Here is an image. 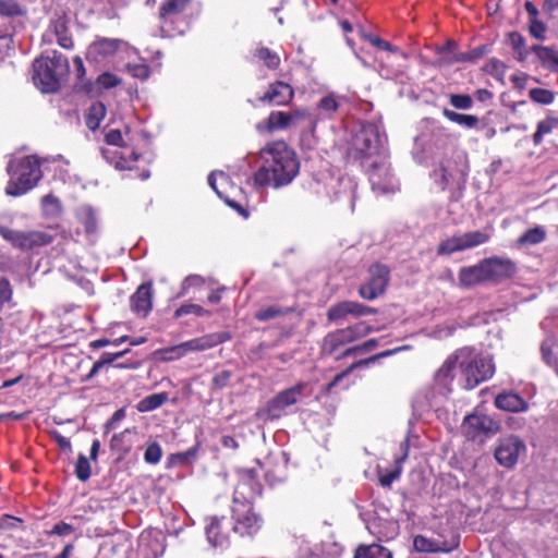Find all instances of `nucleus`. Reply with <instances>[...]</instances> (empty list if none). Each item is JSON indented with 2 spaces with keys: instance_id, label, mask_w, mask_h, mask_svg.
I'll return each instance as SVG.
<instances>
[{
  "instance_id": "obj_1",
  "label": "nucleus",
  "mask_w": 558,
  "mask_h": 558,
  "mask_svg": "<svg viewBox=\"0 0 558 558\" xmlns=\"http://www.w3.org/2000/svg\"><path fill=\"white\" fill-rule=\"evenodd\" d=\"M260 157L265 165L254 174V183L259 187L287 185L299 173L295 154L282 141L268 144L260 150Z\"/></svg>"
},
{
  "instance_id": "obj_2",
  "label": "nucleus",
  "mask_w": 558,
  "mask_h": 558,
  "mask_svg": "<svg viewBox=\"0 0 558 558\" xmlns=\"http://www.w3.org/2000/svg\"><path fill=\"white\" fill-rule=\"evenodd\" d=\"M66 57L58 51L41 56L33 62L32 80L43 93H57L69 75Z\"/></svg>"
},
{
  "instance_id": "obj_3",
  "label": "nucleus",
  "mask_w": 558,
  "mask_h": 558,
  "mask_svg": "<svg viewBox=\"0 0 558 558\" xmlns=\"http://www.w3.org/2000/svg\"><path fill=\"white\" fill-rule=\"evenodd\" d=\"M458 357V383L465 390L474 389L480 384L488 380L495 373V365L492 359L475 352L474 349H459Z\"/></svg>"
},
{
  "instance_id": "obj_4",
  "label": "nucleus",
  "mask_w": 558,
  "mask_h": 558,
  "mask_svg": "<svg viewBox=\"0 0 558 558\" xmlns=\"http://www.w3.org/2000/svg\"><path fill=\"white\" fill-rule=\"evenodd\" d=\"M384 141L378 125L371 122L361 123L352 134L348 156L354 160H361L362 165L373 158L378 159L383 157L380 149Z\"/></svg>"
},
{
  "instance_id": "obj_5",
  "label": "nucleus",
  "mask_w": 558,
  "mask_h": 558,
  "mask_svg": "<svg viewBox=\"0 0 558 558\" xmlns=\"http://www.w3.org/2000/svg\"><path fill=\"white\" fill-rule=\"evenodd\" d=\"M10 180L5 187L9 196H20L32 190L41 179L39 161L34 156H27L8 166Z\"/></svg>"
},
{
  "instance_id": "obj_6",
  "label": "nucleus",
  "mask_w": 558,
  "mask_h": 558,
  "mask_svg": "<svg viewBox=\"0 0 558 558\" xmlns=\"http://www.w3.org/2000/svg\"><path fill=\"white\" fill-rule=\"evenodd\" d=\"M305 387L306 385L304 383H298L293 387L278 392L258 411V415L269 421L280 418L288 407L299 401Z\"/></svg>"
},
{
  "instance_id": "obj_7",
  "label": "nucleus",
  "mask_w": 558,
  "mask_h": 558,
  "mask_svg": "<svg viewBox=\"0 0 558 558\" xmlns=\"http://www.w3.org/2000/svg\"><path fill=\"white\" fill-rule=\"evenodd\" d=\"M263 486L258 474L254 469H241L238 471V484L233 493V505H252L262 495Z\"/></svg>"
},
{
  "instance_id": "obj_8",
  "label": "nucleus",
  "mask_w": 558,
  "mask_h": 558,
  "mask_svg": "<svg viewBox=\"0 0 558 558\" xmlns=\"http://www.w3.org/2000/svg\"><path fill=\"white\" fill-rule=\"evenodd\" d=\"M372 328L366 323H357L347 328L338 329L329 332L323 343V351L326 354L338 355L337 352L341 347L353 342L371 332Z\"/></svg>"
},
{
  "instance_id": "obj_9",
  "label": "nucleus",
  "mask_w": 558,
  "mask_h": 558,
  "mask_svg": "<svg viewBox=\"0 0 558 558\" xmlns=\"http://www.w3.org/2000/svg\"><path fill=\"white\" fill-rule=\"evenodd\" d=\"M462 429L469 440L483 442L486 438L497 434L500 425L486 414L472 413L463 418Z\"/></svg>"
},
{
  "instance_id": "obj_10",
  "label": "nucleus",
  "mask_w": 558,
  "mask_h": 558,
  "mask_svg": "<svg viewBox=\"0 0 558 558\" xmlns=\"http://www.w3.org/2000/svg\"><path fill=\"white\" fill-rule=\"evenodd\" d=\"M490 235L485 231H471L458 235H452L441 241L437 247L438 255H451L476 247L488 242Z\"/></svg>"
},
{
  "instance_id": "obj_11",
  "label": "nucleus",
  "mask_w": 558,
  "mask_h": 558,
  "mask_svg": "<svg viewBox=\"0 0 558 558\" xmlns=\"http://www.w3.org/2000/svg\"><path fill=\"white\" fill-rule=\"evenodd\" d=\"M0 235L10 242L13 246L21 250H33L35 247L48 245L53 241V236L43 231L21 232L12 230L0 225Z\"/></svg>"
},
{
  "instance_id": "obj_12",
  "label": "nucleus",
  "mask_w": 558,
  "mask_h": 558,
  "mask_svg": "<svg viewBox=\"0 0 558 558\" xmlns=\"http://www.w3.org/2000/svg\"><path fill=\"white\" fill-rule=\"evenodd\" d=\"M368 178L374 192L378 194L395 193L399 186L390 171L385 157L374 159L368 169Z\"/></svg>"
},
{
  "instance_id": "obj_13",
  "label": "nucleus",
  "mask_w": 558,
  "mask_h": 558,
  "mask_svg": "<svg viewBox=\"0 0 558 558\" xmlns=\"http://www.w3.org/2000/svg\"><path fill=\"white\" fill-rule=\"evenodd\" d=\"M389 281V268L383 264H373L368 268L367 281L360 287V295L365 300H374L385 292Z\"/></svg>"
},
{
  "instance_id": "obj_14",
  "label": "nucleus",
  "mask_w": 558,
  "mask_h": 558,
  "mask_svg": "<svg viewBox=\"0 0 558 558\" xmlns=\"http://www.w3.org/2000/svg\"><path fill=\"white\" fill-rule=\"evenodd\" d=\"M525 450L524 442L517 436H508L499 439L494 457L506 469H512L519 460L520 453Z\"/></svg>"
},
{
  "instance_id": "obj_15",
  "label": "nucleus",
  "mask_w": 558,
  "mask_h": 558,
  "mask_svg": "<svg viewBox=\"0 0 558 558\" xmlns=\"http://www.w3.org/2000/svg\"><path fill=\"white\" fill-rule=\"evenodd\" d=\"M442 539H430L423 535H416L413 546L420 553H450L460 545V535L453 530L448 531V537L440 535Z\"/></svg>"
},
{
  "instance_id": "obj_16",
  "label": "nucleus",
  "mask_w": 558,
  "mask_h": 558,
  "mask_svg": "<svg viewBox=\"0 0 558 558\" xmlns=\"http://www.w3.org/2000/svg\"><path fill=\"white\" fill-rule=\"evenodd\" d=\"M234 519L233 531L241 536H252L256 534L262 526V519L253 512L252 505L244 508L241 505H234L232 508Z\"/></svg>"
},
{
  "instance_id": "obj_17",
  "label": "nucleus",
  "mask_w": 558,
  "mask_h": 558,
  "mask_svg": "<svg viewBox=\"0 0 558 558\" xmlns=\"http://www.w3.org/2000/svg\"><path fill=\"white\" fill-rule=\"evenodd\" d=\"M129 49V44L122 39L100 37L88 46L87 57L96 62H100L118 52H124Z\"/></svg>"
},
{
  "instance_id": "obj_18",
  "label": "nucleus",
  "mask_w": 558,
  "mask_h": 558,
  "mask_svg": "<svg viewBox=\"0 0 558 558\" xmlns=\"http://www.w3.org/2000/svg\"><path fill=\"white\" fill-rule=\"evenodd\" d=\"M488 282L500 283L511 278L515 271V264L507 257L493 256L483 259Z\"/></svg>"
},
{
  "instance_id": "obj_19",
  "label": "nucleus",
  "mask_w": 558,
  "mask_h": 558,
  "mask_svg": "<svg viewBox=\"0 0 558 558\" xmlns=\"http://www.w3.org/2000/svg\"><path fill=\"white\" fill-rule=\"evenodd\" d=\"M465 177L464 169H457L451 162L440 163L432 172V179L442 191L451 185L460 186Z\"/></svg>"
},
{
  "instance_id": "obj_20",
  "label": "nucleus",
  "mask_w": 558,
  "mask_h": 558,
  "mask_svg": "<svg viewBox=\"0 0 558 558\" xmlns=\"http://www.w3.org/2000/svg\"><path fill=\"white\" fill-rule=\"evenodd\" d=\"M233 332L225 329L217 332L206 333L186 341L189 352H203L216 348L219 344L230 341Z\"/></svg>"
},
{
  "instance_id": "obj_21",
  "label": "nucleus",
  "mask_w": 558,
  "mask_h": 558,
  "mask_svg": "<svg viewBox=\"0 0 558 558\" xmlns=\"http://www.w3.org/2000/svg\"><path fill=\"white\" fill-rule=\"evenodd\" d=\"M404 349H407V347H398V348H395V349L386 350V351H383L380 353L374 354V355H372L369 357H365V359H361L359 361H355L348 368H345L341 373L337 374L333 377V379L326 385L325 391L326 392H330L333 387H336L345 376H348L355 368H359V367H362V366H367L369 364H373V363L377 362L380 359L391 356V355H393V354H396V353H398V352H400V351H402Z\"/></svg>"
},
{
  "instance_id": "obj_22",
  "label": "nucleus",
  "mask_w": 558,
  "mask_h": 558,
  "mask_svg": "<svg viewBox=\"0 0 558 558\" xmlns=\"http://www.w3.org/2000/svg\"><path fill=\"white\" fill-rule=\"evenodd\" d=\"M294 96V89L288 83L278 81L270 84L268 90L259 98L262 102L274 106H286Z\"/></svg>"
},
{
  "instance_id": "obj_23",
  "label": "nucleus",
  "mask_w": 558,
  "mask_h": 558,
  "mask_svg": "<svg viewBox=\"0 0 558 558\" xmlns=\"http://www.w3.org/2000/svg\"><path fill=\"white\" fill-rule=\"evenodd\" d=\"M458 280L462 288H473L488 282L483 259L475 265L460 268L458 272Z\"/></svg>"
},
{
  "instance_id": "obj_24",
  "label": "nucleus",
  "mask_w": 558,
  "mask_h": 558,
  "mask_svg": "<svg viewBox=\"0 0 558 558\" xmlns=\"http://www.w3.org/2000/svg\"><path fill=\"white\" fill-rule=\"evenodd\" d=\"M230 183V178L222 171H213L208 175V184L216 192V194L226 202L230 207L234 208L238 213L247 217V211L236 202L231 201L220 187H225Z\"/></svg>"
},
{
  "instance_id": "obj_25",
  "label": "nucleus",
  "mask_w": 558,
  "mask_h": 558,
  "mask_svg": "<svg viewBox=\"0 0 558 558\" xmlns=\"http://www.w3.org/2000/svg\"><path fill=\"white\" fill-rule=\"evenodd\" d=\"M494 404L497 409L507 412H524L529 403L517 392L504 391L495 397Z\"/></svg>"
},
{
  "instance_id": "obj_26",
  "label": "nucleus",
  "mask_w": 558,
  "mask_h": 558,
  "mask_svg": "<svg viewBox=\"0 0 558 558\" xmlns=\"http://www.w3.org/2000/svg\"><path fill=\"white\" fill-rule=\"evenodd\" d=\"M153 283H142L131 296V308L137 313H149L153 310Z\"/></svg>"
},
{
  "instance_id": "obj_27",
  "label": "nucleus",
  "mask_w": 558,
  "mask_h": 558,
  "mask_svg": "<svg viewBox=\"0 0 558 558\" xmlns=\"http://www.w3.org/2000/svg\"><path fill=\"white\" fill-rule=\"evenodd\" d=\"M49 32L57 37V41L62 48H73V40L69 33V21L65 15H59L53 19L50 22Z\"/></svg>"
},
{
  "instance_id": "obj_28",
  "label": "nucleus",
  "mask_w": 558,
  "mask_h": 558,
  "mask_svg": "<svg viewBox=\"0 0 558 558\" xmlns=\"http://www.w3.org/2000/svg\"><path fill=\"white\" fill-rule=\"evenodd\" d=\"M457 366L459 367L458 350L453 354L449 355L441 367L437 371L435 375L436 383L445 388H449L456 377L454 369Z\"/></svg>"
},
{
  "instance_id": "obj_29",
  "label": "nucleus",
  "mask_w": 558,
  "mask_h": 558,
  "mask_svg": "<svg viewBox=\"0 0 558 558\" xmlns=\"http://www.w3.org/2000/svg\"><path fill=\"white\" fill-rule=\"evenodd\" d=\"M400 450H401L402 454L400 457L396 458L395 469L385 474L379 475V483L384 487H390V485L393 483V481L399 478V476L401 475L402 463L407 460L408 454H409V440L408 439H404L400 444Z\"/></svg>"
},
{
  "instance_id": "obj_30",
  "label": "nucleus",
  "mask_w": 558,
  "mask_h": 558,
  "mask_svg": "<svg viewBox=\"0 0 558 558\" xmlns=\"http://www.w3.org/2000/svg\"><path fill=\"white\" fill-rule=\"evenodd\" d=\"M304 116L305 113L299 110L293 112L274 111L268 117V129L270 131L286 129Z\"/></svg>"
},
{
  "instance_id": "obj_31",
  "label": "nucleus",
  "mask_w": 558,
  "mask_h": 558,
  "mask_svg": "<svg viewBox=\"0 0 558 558\" xmlns=\"http://www.w3.org/2000/svg\"><path fill=\"white\" fill-rule=\"evenodd\" d=\"M353 558H393V554L390 549L377 543L360 544L354 550Z\"/></svg>"
},
{
  "instance_id": "obj_32",
  "label": "nucleus",
  "mask_w": 558,
  "mask_h": 558,
  "mask_svg": "<svg viewBox=\"0 0 558 558\" xmlns=\"http://www.w3.org/2000/svg\"><path fill=\"white\" fill-rule=\"evenodd\" d=\"M76 217L80 223L84 227V232L88 240L93 242V236L97 231L96 215L90 206L83 205L77 208Z\"/></svg>"
},
{
  "instance_id": "obj_33",
  "label": "nucleus",
  "mask_w": 558,
  "mask_h": 558,
  "mask_svg": "<svg viewBox=\"0 0 558 558\" xmlns=\"http://www.w3.org/2000/svg\"><path fill=\"white\" fill-rule=\"evenodd\" d=\"M530 50L535 53L538 62L548 70L558 69V51L542 45H533Z\"/></svg>"
},
{
  "instance_id": "obj_34",
  "label": "nucleus",
  "mask_w": 558,
  "mask_h": 558,
  "mask_svg": "<svg viewBox=\"0 0 558 558\" xmlns=\"http://www.w3.org/2000/svg\"><path fill=\"white\" fill-rule=\"evenodd\" d=\"M129 352H131L130 349H125V350L119 351V352H105V353H102V355L100 356L98 362L101 364L102 367L105 365H113L116 368H128V369L138 368L141 366V362L134 361V360H128L126 362L116 363L117 360L124 356Z\"/></svg>"
},
{
  "instance_id": "obj_35",
  "label": "nucleus",
  "mask_w": 558,
  "mask_h": 558,
  "mask_svg": "<svg viewBox=\"0 0 558 558\" xmlns=\"http://www.w3.org/2000/svg\"><path fill=\"white\" fill-rule=\"evenodd\" d=\"M543 361L551 367L558 376V345L551 337L546 338L541 344Z\"/></svg>"
},
{
  "instance_id": "obj_36",
  "label": "nucleus",
  "mask_w": 558,
  "mask_h": 558,
  "mask_svg": "<svg viewBox=\"0 0 558 558\" xmlns=\"http://www.w3.org/2000/svg\"><path fill=\"white\" fill-rule=\"evenodd\" d=\"M210 282L211 279L209 278H204L199 275H190L182 281L181 294L186 295L206 290V288H210Z\"/></svg>"
},
{
  "instance_id": "obj_37",
  "label": "nucleus",
  "mask_w": 558,
  "mask_h": 558,
  "mask_svg": "<svg viewBox=\"0 0 558 558\" xmlns=\"http://www.w3.org/2000/svg\"><path fill=\"white\" fill-rule=\"evenodd\" d=\"M221 522L222 520L213 518L206 527L207 538L214 546H223L228 543V532L222 531Z\"/></svg>"
},
{
  "instance_id": "obj_38",
  "label": "nucleus",
  "mask_w": 558,
  "mask_h": 558,
  "mask_svg": "<svg viewBox=\"0 0 558 558\" xmlns=\"http://www.w3.org/2000/svg\"><path fill=\"white\" fill-rule=\"evenodd\" d=\"M375 310L365 307L356 302L344 301L329 308L327 314H375Z\"/></svg>"
},
{
  "instance_id": "obj_39",
  "label": "nucleus",
  "mask_w": 558,
  "mask_h": 558,
  "mask_svg": "<svg viewBox=\"0 0 558 558\" xmlns=\"http://www.w3.org/2000/svg\"><path fill=\"white\" fill-rule=\"evenodd\" d=\"M168 401V393L167 392H158L149 395L145 398H143L138 403L136 404V410L138 412L145 413L154 411L161 405H163Z\"/></svg>"
},
{
  "instance_id": "obj_40",
  "label": "nucleus",
  "mask_w": 558,
  "mask_h": 558,
  "mask_svg": "<svg viewBox=\"0 0 558 558\" xmlns=\"http://www.w3.org/2000/svg\"><path fill=\"white\" fill-rule=\"evenodd\" d=\"M546 235V229L543 226H536L522 233L518 238V244L522 246L537 245L545 241Z\"/></svg>"
},
{
  "instance_id": "obj_41",
  "label": "nucleus",
  "mask_w": 558,
  "mask_h": 558,
  "mask_svg": "<svg viewBox=\"0 0 558 558\" xmlns=\"http://www.w3.org/2000/svg\"><path fill=\"white\" fill-rule=\"evenodd\" d=\"M508 39L509 45L514 52L515 59L519 62H524L529 57V52L531 51L526 48L524 37L518 32H512L509 34Z\"/></svg>"
},
{
  "instance_id": "obj_42",
  "label": "nucleus",
  "mask_w": 558,
  "mask_h": 558,
  "mask_svg": "<svg viewBox=\"0 0 558 558\" xmlns=\"http://www.w3.org/2000/svg\"><path fill=\"white\" fill-rule=\"evenodd\" d=\"M187 353L189 350L186 347V341L172 347L159 349L155 352V354L158 355L159 359L163 362H171L182 359Z\"/></svg>"
},
{
  "instance_id": "obj_43",
  "label": "nucleus",
  "mask_w": 558,
  "mask_h": 558,
  "mask_svg": "<svg viewBox=\"0 0 558 558\" xmlns=\"http://www.w3.org/2000/svg\"><path fill=\"white\" fill-rule=\"evenodd\" d=\"M192 0H166L159 8V17L166 20L169 16L182 13Z\"/></svg>"
},
{
  "instance_id": "obj_44",
  "label": "nucleus",
  "mask_w": 558,
  "mask_h": 558,
  "mask_svg": "<svg viewBox=\"0 0 558 558\" xmlns=\"http://www.w3.org/2000/svg\"><path fill=\"white\" fill-rule=\"evenodd\" d=\"M442 114L449 121L462 125L466 129H475L478 124V118L473 114L459 113L450 109H444Z\"/></svg>"
},
{
  "instance_id": "obj_45",
  "label": "nucleus",
  "mask_w": 558,
  "mask_h": 558,
  "mask_svg": "<svg viewBox=\"0 0 558 558\" xmlns=\"http://www.w3.org/2000/svg\"><path fill=\"white\" fill-rule=\"evenodd\" d=\"M378 345L377 339H368L360 344L347 348L339 355L336 356L337 360L348 356H355L365 354L372 350H374Z\"/></svg>"
},
{
  "instance_id": "obj_46",
  "label": "nucleus",
  "mask_w": 558,
  "mask_h": 558,
  "mask_svg": "<svg viewBox=\"0 0 558 558\" xmlns=\"http://www.w3.org/2000/svg\"><path fill=\"white\" fill-rule=\"evenodd\" d=\"M106 116V108L104 104L96 102L93 104L88 110V114L86 117V125L89 130L95 131L99 125L102 119Z\"/></svg>"
},
{
  "instance_id": "obj_47",
  "label": "nucleus",
  "mask_w": 558,
  "mask_h": 558,
  "mask_svg": "<svg viewBox=\"0 0 558 558\" xmlns=\"http://www.w3.org/2000/svg\"><path fill=\"white\" fill-rule=\"evenodd\" d=\"M254 56L270 70H276L280 64V57L266 47L256 48Z\"/></svg>"
},
{
  "instance_id": "obj_48",
  "label": "nucleus",
  "mask_w": 558,
  "mask_h": 558,
  "mask_svg": "<svg viewBox=\"0 0 558 558\" xmlns=\"http://www.w3.org/2000/svg\"><path fill=\"white\" fill-rule=\"evenodd\" d=\"M41 207L44 214L49 217H56L62 210V206L59 198L53 196L52 194H48L43 197Z\"/></svg>"
},
{
  "instance_id": "obj_49",
  "label": "nucleus",
  "mask_w": 558,
  "mask_h": 558,
  "mask_svg": "<svg viewBox=\"0 0 558 558\" xmlns=\"http://www.w3.org/2000/svg\"><path fill=\"white\" fill-rule=\"evenodd\" d=\"M557 121L555 119L548 118L542 120L537 123L536 132L533 134V142L535 145H539L543 141V137L549 134L553 129L556 126Z\"/></svg>"
},
{
  "instance_id": "obj_50",
  "label": "nucleus",
  "mask_w": 558,
  "mask_h": 558,
  "mask_svg": "<svg viewBox=\"0 0 558 558\" xmlns=\"http://www.w3.org/2000/svg\"><path fill=\"white\" fill-rule=\"evenodd\" d=\"M75 475L81 482H86L92 475V468L88 459L80 453L75 463Z\"/></svg>"
},
{
  "instance_id": "obj_51",
  "label": "nucleus",
  "mask_w": 558,
  "mask_h": 558,
  "mask_svg": "<svg viewBox=\"0 0 558 558\" xmlns=\"http://www.w3.org/2000/svg\"><path fill=\"white\" fill-rule=\"evenodd\" d=\"M486 52V48L484 46L473 49L468 53L454 54L445 59L447 64H452L456 62H465V61H474L481 58Z\"/></svg>"
},
{
  "instance_id": "obj_52",
  "label": "nucleus",
  "mask_w": 558,
  "mask_h": 558,
  "mask_svg": "<svg viewBox=\"0 0 558 558\" xmlns=\"http://www.w3.org/2000/svg\"><path fill=\"white\" fill-rule=\"evenodd\" d=\"M529 96L532 101L541 105H550L555 99V94L545 88H532L529 92Z\"/></svg>"
},
{
  "instance_id": "obj_53",
  "label": "nucleus",
  "mask_w": 558,
  "mask_h": 558,
  "mask_svg": "<svg viewBox=\"0 0 558 558\" xmlns=\"http://www.w3.org/2000/svg\"><path fill=\"white\" fill-rule=\"evenodd\" d=\"M339 108V102L333 95H328L319 100L318 109L325 118H330Z\"/></svg>"
},
{
  "instance_id": "obj_54",
  "label": "nucleus",
  "mask_w": 558,
  "mask_h": 558,
  "mask_svg": "<svg viewBox=\"0 0 558 558\" xmlns=\"http://www.w3.org/2000/svg\"><path fill=\"white\" fill-rule=\"evenodd\" d=\"M162 457V449L161 446L157 442H150L145 452H144V460L148 464H157Z\"/></svg>"
},
{
  "instance_id": "obj_55",
  "label": "nucleus",
  "mask_w": 558,
  "mask_h": 558,
  "mask_svg": "<svg viewBox=\"0 0 558 558\" xmlns=\"http://www.w3.org/2000/svg\"><path fill=\"white\" fill-rule=\"evenodd\" d=\"M21 14L22 10L14 0H0V15L12 17Z\"/></svg>"
},
{
  "instance_id": "obj_56",
  "label": "nucleus",
  "mask_w": 558,
  "mask_h": 558,
  "mask_svg": "<svg viewBox=\"0 0 558 558\" xmlns=\"http://www.w3.org/2000/svg\"><path fill=\"white\" fill-rule=\"evenodd\" d=\"M75 532V527L66 523L65 521L57 522L51 530L46 531L45 534L47 536L58 535V536H68Z\"/></svg>"
},
{
  "instance_id": "obj_57",
  "label": "nucleus",
  "mask_w": 558,
  "mask_h": 558,
  "mask_svg": "<svg viewBox=\"0 0 558 558\" xmlns=\"http://www.w3.org/2000/svg\"><path fill=\"white\" fill-rule=\"evenodd\" d=\"M130 433H131V430L128 428L119 434H114L110 440L111 449L119 450V451H122L125 453L129 452L131 450V445H125L124 438Z\"/></svg>"
},
{
  "instance_id": "obj_58",
  "label": "nucleus",
  "mask_w": 558,
  "mask_h": 558,
  "mask_svg": "<svg viewBox=\"0 0 558 558\" xmlns=\"http://www.w3.org/2000/svg\"><path fill=\"white\" fill-rule=\"evenodd\" d=\"M450 104L461 110H468L473 106V99L469 95L453 94L450 96Z\"/></svg>"
},
{
  "instance_id": "obj_59",
  "label": "nucleus",
  "mask_w": 558,
  "mask_h": 558,
  "mask_svg": "<svg viewBox=\"0 0 558 558\" xmlns=\"http://www.w3.org/2000/svg\"><path fill=\"white\" fill-rule=\"evenodd\" d=\"M128 339H129V336H121L120 338H117V339H113V340H111L109 338H99V339L90 341L89 347L93 350H98V349H101V348L107 347L109 344L119 345L122 342H125Z\"/></svg>"
},
{
  "instance_id": "obj_60",
  "label": "nucleus",
  "mask_w": 558,
  "mask_h": 558,
  "mask_svg": "<svg viewBox=\"0 0 558 558\" xmlns=\"http://www.w3.org/2000/svg\"><path fill=\"white\" fill-rule=\"evenodd\" d=\"M529 24H530L529 25L530 34L534 38L539 39V40L545 39V33L547 31V27L542 21H539L538 19H535V20L529 21Z\"/></svg>"
},
{
  "instance_id": "obj_61",
  "label": "nucleus",
  "mask_w": 558,
  "mask_h": 558,
  "mask_svg": "<svg viewBox=\"0 0 558 558\" xmlns=\"http://www.w3.org/2000/svg\"><path fill=\"white\" fill-rule=\"evenodd\" d=\"M21 525H22V520L16 517H13V515L4 514L0 519V530H2V531L16 530Z\"/></svg>"
},
{
  "instance_id": "obj_62",
  "label": "nucleus",
  "mask_w": 558,
  "mask_h": 558,
  "mask_svg": "<svg viewBox=\"0 0 558 558\" xmlns=\"http://www.w3.org/2000/svg\"><path fill=\"white\" fill-rule=\"evenodd\" d=\"M362 38L369 41L373 46L377 47L380 50H387V51H396L397 49L392 47L388 41L373 36L371 34L363 33Z\"/></svg>"
},
{
  "instance_id": "obj_63",
  "label": "nucleus",
  "mask_w": 558,
  "mask_h": 558,
  "mask_svg": "<svg viewBox=\"0 0 558 558\" xmlns=\"http://www.w3.org/2000/svg\"><path fill=\"white\" fill-rule=\"evenodd\" d=\"M231 376L232 373L227 369L217 373L211 380L214 389L225 388L229 384Z\"/></svg>"
},
{
  "instance_id": "obj_64",
  "label": "nucleus",
  "mask_w": 558,
  "mask_h": 558,
  "mask_svg": "<svg viewBox=\"0 0 558 558\" xmlns=\"http://www.w3.org/2000/svg\"><path fill=\"white\" fill-rule=\"evenodd\" d=\"M121 83L120 78L112 73H102L98 77V84L104 88H112Z\"/></svg>"
}]
</instances>
